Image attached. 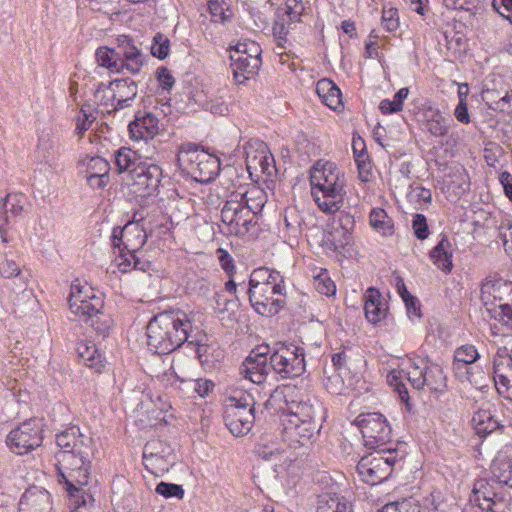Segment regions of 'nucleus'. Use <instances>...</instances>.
<instances>
[{
    "label": "nucleus",
    "instance_id": "nucleus-1",
    "mask_svg": "<svg viewBox=\"0 0 512 512\" xmlns=\"http://www.w3.org/2000/svg\"><path fill=\"white\" fill-rule=\"evenodd\" d=\"M56 444L59 447L55 453L58 482L71 497H79L90 476L93 439L79 426L72 425L56 434Z\"/></svg>",
    "mask_w": 512,
    "mask_h": 512
},
{
    "label": "nucleus",
    "instance_id": "nucleus-2",
    "mask_svg": "<svg viewBox=\"0 0 512 512\" xmlns=\"http://www.w3.org/2000/svg\"><path fill=\"white\" fill-rule=\"evenodd\" d=\"M280 393L285 403L282 418L284 437L304 446L320 431L323 406L315 397L295 386H286Z\"/></svg>",
    "mask_w": 512,
    "mask_h": 512
},
{
    "label": "nucleus",
    "instance_id": "nucleus-3",
    "mask_svg": "<svg viewBox=\"0 0 512 512\" xmlns=\"http://www.w3.org/2000/svg\"><path fill=\"white\" fill-rule=\"evenodd\" d=\"M246 293L252 308L262 316H274L286 304L284 277L267 267H258L251 272Z\"/></svg>",
    "mask_w": 512,
    "mask_h": 512
},
{
    "label": "nucleus",
    "instance_id": "nucleus-4",
    "mask_svg": "<svg viewBox=\"0 0 512 512\" xmlns=\"http://www.w3.org/2000/svg\"><path fill=\"white\" fill-rule=\"evenodd\" d=\"M192 323L180 311H163L156 314L147 325V345L155 354H169L189 342Z\"/></svg>",
    "mask_w": 512,
    "mask_h": 512
},
{
    "label": "nucleus",
    "instance_id": "nucleus-5",
    "mask_svg": "<svg viewBox=\"0 0 512 512\" xmlns=\"http://www.w3.org/2000/svg\"><path fill=\"white\" fill-rule=\"evenodd\" d=\"M312 195L319 209L333 214L342 207L345 179L333 162H318L310 172Z\"/></svg>",
    "mask_w": 512,
    "mask_h": 512
},
{
    "label": "nucleus",
    "instance_id": "nucleus-6",
    "mask_svg": "<svg viewBox=\"0 0 512 512\" xmlns=\"http://www.w3.org/2000/svg\"><path fill=\"white\" fill-rule=\"evenodd\" d=\"M177 165L183 173L201 184L212 182L220 172V159L191 142L179 147Z\"/></svg>",
    "mask_w": 512,
    "mask_h": 512
},
{
    "label": "nucleus",
    "instance_id": "nucleus-7",
    "mask_svg": "<svg viewBox=\"0 0 512 512\" xmlns=\"http://www.w3.org/2000/svg\"><path fill=\"white\" fill-rule=\"evenodd\" d=\"M223 420L228 430L242 437L252 429L256 421V399L250 391L234 390L226 399Z\"/></svg>",
    "mask_w": 512,
    "mask_h": 512
},
{
    "label": "nucleus",
    "instance_id": "nucleus-8",
    "mask_svg": "<svg viewBox=\"0 0 512 512\" xmlns=\"http://www.w3.org/2000/svg\"><path fill=\"white\" fill-rule=\"evenodd\" d=\"M402 459L403 454L397 449H379L362 457L356 468L365 483L377 485L388 479L394 465Z\"/></svg>",
    "mask_w": 512,
    "mask_h": 512
},
{
    "label": "nucleus",
    "instance_id": "nucleus-9",
    "mask_svg": "<svg viewBox=\"0 0 512 512\" xmlns=\"http://www.w3.org/2000/svg\"><path fill=\"white\" fill-rule=\"evenodd\" d=\"M269 361L271 370L281 379L299 377L305 371L304 350L293 343H275Z\"/></svg>",
    "mask_w": 512,
    "mask_h": 512
},
{
    "label": "nucleus",
    "instance_id": "nucleus-10",
    "mask_svg": "<svg viewBox=\"0 0 512 512\" xmlns=\"http://www.w3.org/2000/svg\"><path fill=\"white\" fill-rule=\"evenodd\" d=\"M482 300L491 318L512 329V298L505 300L503 295H512V283L488 282L482 286Z\"/></svg>",
    "mask_w": 512,
    "mask_h": 512
},
{
    "label": "nucleus",
    "instance_id": "nucleus-11",
    "mask_svg": "<svg viewBox=\"0 0 512 512\" xmlns=\"http://www.w3.org/2000/svg\"><path fill=\"white\" fill-rule=\"evenodd\" d=\"M231 70L237 84L257 73L261 66V49L255 42H240L230 52Z\"/></svg>",
    "mask_w": 512,
    "mask_h": 512
},
{
    "label": "nucleus",
    "instance_id": "nucleus-12",
    "mask_svg": "<svg viewBox=\"0 0 512 512\" xmlns=\"http://www.w3.org/2000/svg\"><path fill=\"white\" fill-rule=\"evenodd\" d=\"M408 381L417 390L426 386L430 391L442 392L446 387V377L442 367L424 359L413 361L408 370Z\"/></svg>",
    "mask_w": 512,
    "mask_h": 512
},
{
    "label": "nucleus",
    "instance_id": "nucleus-13",
    "mask_svg": "<svg viewBox=\"0 0 512 512\" xmlns=\"http://www.w3.org/2000/svg\"><path fill=\"white\" fill-rule=\"evenodd\" d=\"M43 442L42 425L38 419H29L10 431L6 438L9 449L24 455L41 446Z\"/></svg>",
    "mask_w": 512,
    "mask_h": 512
},
{
    "label": "nucleus",
    "instance_id": "nucleus-14",
    "mask_svg": "<svg viewBox=\"0 0 512 512\" xmlns=\"http://www.w3.org/2000/svg\"><path fill=\"white\" fill-rule=\"evenodd\" d=\"M221 220L227 225L231 234L244 236L254 231L257 217L237 200V195H230L221 210Z\"/></svg>",
    "mask_w": 512,
    "mask_h": 512
},
{
    "label": "nucleus",
    "instance_id": "nucleus-15",
    "mask_svg": "<svg viewBox=\"0 0 512 512\" xmlns=\"http://www.w3.org/2000/svg\"><path fill=\"white\" fill-rule=\"evenodd\" d=\"M365 446L369 449H387L384 447L391 440V427L380 413L361 414L358 418Z\"/></svg>",
    "mask_w": 512,
    "mask_h": 512
},
{
    "label": "nucleus",
    "instance_id": "nucleus-16",
    "mask_svg": "<svg viewBox=\"0 0 512 512\" xmlns=\"http://www.w3.org/2000/svg\"><path fill=\"white\" fill-rule=\"evenodd\" d=\"M503 487L490 483L485 479H479L474 483L469 501L485 512H505L508 501L505 498Z\"/></svg>",
    "mask_w": 512,
    "mask_h": 512
},
{
    "label": "nucleus",
    "instance_id": "nucleus-17",
    "mask_svg": "<svg viewBox=\"0 0 512 512\" xmlns=\"http://www.w3.org/2000/svg\"><path fill=\"white\" fill-rule=\"evenodd\" d=\"M31 204L23 193H9L0 202V235L7 242V233L29 213Z\"/></svg>",
    "mask_w": 512,
    "mask_h": 512
},
{
    "label": "nucleus",
    "instance_id": "nucleus-18",
    "mask_svg": "<svg viewBox=\"0 0 512 512\" xmlns=\"http://www.w3.org/2000/svg\"><path fill=\"white\" fill-rule=\"evenodd\" d=\"M143 463L151 473L164 474L176 463L174 449L165 441L152 439L144 446Z\"/></svg>",
    "mask_w": 512,
    "mask_h": 512
},
{
    "label": "nucleus",
    "instance_id": "nucleus-19",
    "mask_svg": "<svg viewBox=\"0 0 512 512\" xmlns=\"http://www.w3.org/2000/svg\"><path fill=\"white\" fill-rule=\"evenodd\" d=\"M131 180L136 192L142 196L152 195L159 187L162 179V169L155 163L139 161L131 171Z\"/></svg>",
    "mask_w": 512,
    "mask_h": 512
},
{
    "label": "nucleus",
    "instance_id": "nucleus-20",
    "mask_svg": "<svg viewBox=\"0 0 512 512\" xmlns=\"http://www.w3.org/2000/svg\"><path fill=\"white\" fill-rule=\"evenodd\" d=\"M118 54L120 73L126 70L131 74H138L148 59L128 36L118 38Z\"/></svg>",
    "mask_w": 512,
    "mask_h": 512
},
{
    "label": "nucleus",
    "instance_id": "nucleus-21",
    "mask_svg": "<svg viewBox=\"0 0 512 512\" xmlns=\"http://www.w3.org/2000/svg\"><path fill=\"white\" fill-rule=\"evenodd\" d=\"M146 241L147 234L137 220L127 223L122 229H113L112 243L114 247L120 248L123 245L128 252H136L146 244Z\"/></svg>",
    "mask_w": 512,
    "mask_h": 512
},
{
    "label": "nucleus",
    "instance_id": "nucleus-22",
    "mask_svg": "<svg viewBox=\"0 0 512 512\" xmlns=\"http://www.w3.org/2000/svg\"><path fill=\"white\" fill-rule=\"evenodd\" d=\"M131 138L134 140L153 139L159 132V120L150 112L139 111L128 125Z\"/></svg>",
    "mask_w": 512,
    "mask_h": 512
},
{
    "label": "nucleus",
    "instance_id": "nucleus-23",
    "mask_svg": "<svg viewBox=\"0 0 512 512\" xmlns=\"http://www.w3.org/2000/svg\"><path fill=\"white\" fill-rule=\"evenodd\" d=\"M52 499L50 493L38 487L27 489L19 502V512H51Z\"/></svg>",
    "mask_w": 512,
    "mask_h": 512
},
{
    "label": "nucleus",
    "instance_id": "nucleus-24",
    "mask_svg": "<svg viewBox=\"0 0 512 512\" xmlns=\"http://www.w3.org/2000/svg\"><path fill=\"white\" fill-rule=\"evenodd\" d=\"M108 91L112 92V98H116L115 111L130 107L138 94L135 81L129 79H116L108 84Z\"/></svg>",
    "mask_w": 512,
    "mask_h": 512
},
{
    "label": "nucleus",
    "instance_id": "nucleus-25",
    "mask_svg": "<svg viewBox=\"0 0 512 512\" xmlns=\"http://www.w3.org/2000/svg\"><path fill=\"white\" fill-rule=\"evenodd\" d=\"M387 303L378 289L370 287L364 294V312L368 322L378 324L386 318Z\"/></svg>",
    "mask_w": 512,
    "mask_h": 512
},
{
    "label": "nucleus",
    "instance_id": "nucleus-26",
    "mask_svg": "<svg viewBox=\"0 0 512 512\" xmlns=\"http://www.w3.org/2000/svg\"><path fill=\"white\" fill-rule=\"evenodd\" d=\"M472 425L480 437L499 431L502 432L505 428L502 420L490 408H480L472 417Z\"/></svg>",
    "mask_w": 512,
    "mask_h": 512
},
{
    "label": "nucleus",
    "instance_id": "nucleus-27",
    "mask_svg": "<svg viewBox=\"0 0 512 512\" xmlns=\"http://www.w3.org/2000/svg\"><path fill=\"white\" fill-rule=\"evenodd\" d=\"M269 358L246 357L239 368L240 375L253 384H261L266 380L270 368Z\"/></svg>",
    "mask_w": 512,
    "mask_h": 512
},
{
    "label": "nucleus",
    "instance_id": "nucleus-28",
    "mask_svg": "<svg viewBox=\"0 0 512 512\" xmlns=\"http://www.w3.org/2000/svg\"><path fill=\"white\" fill-rule=\"evenodd\" d=\"M68 298L69 309L85 323L92 317H98L103 308V300L100 297H90L88 300H80L79 295Z\"/></svg>",
    "mask_w": 512,
    "mask_h": 512
},
{
    "label": "nucleus",
    "instance_id": "nucleus-29",
    "mask_svg": "<svg viewBox=\"0 0 512 512\" xmlns=\"http://www.w3.org/2000/svg\"><path fill=\"white\" fill-rule=\"evenodd\" d=\"M230 195H237V200L256 217L262 212L267 201L265 191L257 186H251L246 190H237Z\"/></svg>",
    "mask_w": 512,
    "mask_h": 512
},
{
    "label": "nucleus",
    "instance_id": "nucleus-30",
    "mask_svg": "<svg viewBox=\"0 0 512 512\" xmlns=\"http://www.w3.org/2000/svg\"><path fill=\"white\" fill-rule=\"evenodd\" d=\"M316 512H353V505L346 497L327 492L319 495Z\"/></svg>",
    "mask_w": 512,
    "mask_h": 512
},
{
    "label": "nucleus",
    "instance_id": "nucleus-31",
    "mask_svg": "<svg viewBox=\"0 0 512 512\" xmlns=\"http://www.w3.org/2000/svg\"><path fill=\"white\" fill-rule=\"evenodd\" d=\"M75 350L79 360L87 367L94 369L96 372H101L102 368H104L103 357L94 343L83 340L79 341L76 344Z\"/></svg>",
    "mask_w": 512,
    "mask_h": 512
},
{
    "label": "nucleus",
    "instance_id": "nucleus-32",
    "mask_svg": "<svg viewBox=\"0 0 512 512\" xmlns=\"http://www.w3.org/2000/svg\"><path fill=\"white\" fill-rule=\"evenodd\" d=\"M316 92L322 102L332 110H337L342 106L341 91L330 79L319 80L316 85Z\"/></svg>",
    "mask_w": 512,
    "mask_h": 512
},
{
    "label": "nucleus",
    "instance_id": "nucleus-33",
    "mask_svg": "<svg viewBox=\"0 0 512 512\" xmlns=\"http://www.w3.org/2000/svg\"><path fill=\"white\" fill-rule=\"evenodd\" d=\"M452 256V246L446 237H443L430 252L432 262L444 273L452 270Z\"/></svg>",
    "mask_w": 512,
    "mask_h": 512
},
{
    "label": "nucleus",
    "instance_id": "nucleus-34",
    "mask_svg": "<svg viewBox=\"0 0 512 512\" xmlns=\"http://www.w3.org/2000/svg\"><path fill=\"white\" fill-rule=\"evenodd\" d=\"M352 148L358 168L359 178L361 181L367 182L371 175V163L369 155L365 150L364 141L360 136L358 138H353Z\"/></svg>",
    "mask_w": 512,
    "mask_h": 512
},
{
    "label": "nucleus",
    "instance_id": "nucleus-35",
    "mask_svg": "<svg viewBox=\"0 0 512 512\" xmlns=\"http://www.w3.org/2000/svg\"><path fill=\"white\" fill-rule=\"evenodd\" d=\"M483 100L488 108L498 112L510 114L512 112V90L506 91L505 95L498 98L495 90H486L483 92Z\"/></svg>",
    "mask_w": 512,
    "mask_h": 512
},
{
    "label": "nucleus",
    "instance_id": "nucleus-36",
    "mask_svg": "<svg viewBox=\"0 0 512 512\" xmlns=\"http://www.w3.org/2000/svg\"><path fill=\"white\" fill-rule=\"evenodd\" d=\"M118 47L115 49L107 46L97 48L95 59L100 67L106 68L111 73H120Z\"/></svg>",
    "mask_w": 512,
    "mask_h": 512
},
{
    "label": "nucleus",
    "instance_id": "nucleus-37",
    "mask_svg": "<svg viewBox=\"0 0 512 512\" xmlns=\"http://www.w3.org/2000/svg\"><path fill=\"white\" fill-rule=\"evenodd\" d=\"M207 5L213 22L225 24L233 18L230 0H208Z\"/></svg>",
    "mask_w": 512,
    "mask_h": 512
},
{
    "label": "nucleus",
    "instance_id": "nucleus-38",
    "mask_svg": "<svg viewBox=\"0 0 512 512\" xmlns=\"http://www.w3.org/2000/svg\"><path fill=\"white\" fill-rule=\"evenodd\" d=\"M139 161H143L141 156L130 148L122 147L115 153V164L119 173L128 172L130 177Z\"/></svg>",
    "mask_w": 512,
    "mask_h": 512
},
{
    "label": "nucleus",
    "instance_id": "nucleus-39",
    "mask_svg": "<svg viewBox=\"0 0 512 512\" xmlns=\"http://www.w3.org/2000/svg\"><path fill=\"white\" fill-rule=\"evenodd\" d=\"M109 170V163L100 156L86 158L80 163V173L83 176L109 175Z\"/></svg>",
    "mask_w": 512,
    "mask_h": 512
},
{
    "label": "nucleus",
    "instance_id": "nucleus-40",
    "mask_svg": "<svg viewBox=\"0 0 512 512\" xmlns=\"http://www.w3.org/2000/svg\"><path fill=\"white\" fill-rule=\"evenodd\" d=\"M406 379L408 380V371L405 372L404 370H392L387 375L389 385L394 388L401 401L404 402L407 409L410 410L411 405L409 403V394L406 384L404 383V380Z\"/></svg>",
    "mask_w": 512,
    "mask_h": 512
},
{
    "label": "nucleus",
    "instance_id": "nucleus-41",
    "mask_svg": "<svg viewBox=\"0 0 512 512\" xmlns=\"http://www.w3.org/2000/svg\"><path fill=\"white\" fill-rule=\"evenodd\" d=\"M370 225L382 235L393 234L392 219L387 215L386 211L381 208H373L369 215Z\"/></svg>",
    "mask_w": 512,
    "mask_h": 512
},
{
    "label": "nucleus",
    "instance_id": "nucleus-42",
    "mask_svg": "<svg viewBox=\"0 0 512 512\" xmlns=\"http://www.w3.org/2000/svg\"><path fill=\"white\" fill-rule=\"evenodd\" d=\"M267 150V146L260 140H251L245 147L246 166L248 171L258 170L260 159Z\"/></svg>",
    "mask_w": 512,
    "mask_h": 512
},
{
    "label": "nucleus",
    "instance_id": "nucleus-43",
    "mask_svg": "<svg viewBox=\"0 0 512 512\" xmlns=\"http://www.w3.org/2000/svg\"><path fill=\"white\" fill-rule=\"evenodd\" d=\"M409 95V89L407 87H403L398 90L393 99H384L379 104V110L385 114H393L402 111L403 103L407 99Z\"/></svg>",
    "mask_w": 512,
    "mask_h": 512
},
{
    "label": "nucleus",
    "instance_id": "nucleus-44",
    "mask_svg": "<svg viewBox=\"0 0 512 512\" xmlns=\"http://www.w3.org/2000/svg\"><path fill=\"white\" fill-rule=\"evenodd\" d=\"M95 120L96 116L90 109V106L83 105L75 119V133L82 136L87 130H89Z\"/></svg>",
    "mask_w": 512,
    "mask_h": 512
},
{
    "label": "nucleus",
    "instance_id": "nucleus-45",
    "mask_svg": "<svg viewBox=\"0 0 512 512\" xmlns=\"http://www.w3.org/2000/svg\"><path fill=\"white\" fill-rule=\"evenodd\" d=\"M426 128L433 136H445L449 130L448 120L439 112H436L427 120Z\"/></svg>",
    "mask_w": 512,
    "mask_h": 512
},
{
    "label": "nucleus",
    "instance_id": "nucleus-46",
    "mask_svg": "<svg viewBox=\"0 0 512 512\" xmlns=\"http://www.w3.org/2000/svg\"><path fill=\"white\" fill-rule=\"evenodd\" d=\"M479 358V352L470 344L462 345L454 352V361L457 363L472 364Z\"/></svg>",
    "mask_w": 512,
    "mask_h": 512
},
{
    "label": "nucleus",
    "instance_id": "nucleus-47",
    "mask_svg": "<svg viewBox=\"0 0 512 512\" xmlns=\"http://www.w3.org/2000/svg\"><path fill=\"white\" fill-rule=\"evenodd\" d=\"M151 54L158 59H165L169 54L170 41L162 33H157L152 40Z\"/></svg>",
    "mask_w": 512,
    "mask_h": 512
},
{
    "label": "nucleus",
    "instance_id": "nucleus-48",
    "mask_svg": "<svg viewBox=\"0 0 512 512\" xmlns=\"http://www.w3.org/2000/svg\"><path fill=\"white\" fill-rule=\"evenodd\" d=\"M492 343L497 346L494 356L504 360L508 358L512 364V334H504L499 339L492 340Z\"/></svg>",
    "mask_w": 512,
    "mask_h": 512
},
{
    "label": "nucleus",
    "instance_id": "nucleus-49",
    "mask_svg": "<svg viewBox=\"0 0 512 512\" xmlns=\"http://www.w3.org/2000/svg\"><path fill=\"white\" fill-rule=\"evenodd\" d=\"M95 99L100 106L104 107H111V110H108V112H116L114 110V106L116 105V98H112V92L108 91V85H105L104 83H100L97 86V89L94 93Z\"/></svg>",
    "mask_w": 512,
    "mask_h": 512
},
{
    "label": "nucleus",
    "instance_id": "nucleus-50",
    "mask_svg": "<svg viewBox=\"0 0 512 512\" xmlns=\"http://www.w3.org/2000/svg\"><path fill=\"white\" fill-rule=\"evenodd\" d=\"M189 389H193L200 397L207 396L214 388V383L208 379H190L182 381Z\"/></svg>",
    "mask_w": 512,
    "mask_h": 512
},
{
    "label": "nucleus",
    "instance_id": "nucleus-51",
    "mask_svg": "<svg viewBox=\"0 0 512 512\" xmlns=\"http://www.w3.org/2000/svg\"><path fill=\"white\" fill-rule=\"evenodd\" d=\"M155 491L165 498L176 497L178 499H182L184 497V489L182 485L174 483L160 482L157 484Z\"/></svg>",
    "mask_w": 512,
    "mask_h": 512
},
{
    "label": "nucleus",
    "instance_id": "nucleus-52",
    "mask_svg": "<svg viewBox=\"0 0 512 512\" xmlns=\"http://www.w3.org/2000/svg\"><path fill=\"white\" fill-rule=\"evenodd\" d=\"M216 254L221 268L229 278H232L236 273V266L233 257L223 248H218L216 250Z\"/></svg>",
    "mask_w": 512,
    "mask_h": 512
},
{
    "label": "nucleus",
    "instance_id": "nucleus-53",
    "mask_svg": "<svg viewBox=\"0 0 512 512\" xmlns=\"http://www.w3.org/2000/svg\"><path fill=\"white\" fill-rule=\"evenodd\" d=\"M314 285L316 290L326 296L334 295L336 286L334 282L327 276L326 273H320L314 278Z\"/></svg>",
    "mask_w": 512,
    "mask_h": 512
},
{
    "label": "nucleus",
    "instance_id": "nucleus-54",
    "mask_svg": "<svg viewBox=\"0 0 512 512\" xmlns=\"http://www.w3.org/2000/svg\"><path fill=\"white\" fill-rule=\"evenodd\" d=\"M380 512H420V506L412 501L388 503L382 507Z\"/></svg>",
    "mask_w": 512,
    "mask_h": 512
},
{
    "label": "nucleus",
    "instance_id": "nucleus-55",
    "mask_svg": "<svg viewBox=\"0 0 512 512\" xmlns=\"http://www.w3.org/2000/svg\"><path fill=\"white\" fill-rule=\"evenodd\" d=\"M414 234L419 240H424L429 235L427 219L423 214H415L412 220Z\"/></svg>",
    "mask_w": 512,
    "mask_h": 512
},
{
    "label": "nucleus",
    "instance_id": "nucleus-56",
    "mask_svg": "<svg viewBox=\"0 0 512 512\" xmlns=\"http://www.w3.org/2000/svg\"><path fill=\"white\" fill-rule=\"evenodd\" d=\"M284 11L291 22L298 21L304 11L302 0H285Z\"/></svg>",
    "mask_w": 512,
    "mask_h": 512
},
{
    "label": "nucleus",
    "instance_id": "nucleus-57",
    "mask_svg": "<svg viewBox=\"0 0 512 512\" xmlns=\"http://www.w3.org/2000/svg\"><path fill=\"white\" fill-rule=\"evenodd\" d=\"M397 9L390 8L384 9L382 13V26L388 32H394L399 27V21L397 17Z\"/></svg>",
    "mask_w": 512,
    "mask_h": 512
},
{
    "label": "nucleus",
    "instance_id": "nucleus-58",
    "mask_svg": "<svg viewBox=\"0 0 512 512\" xmlns=\"http://www.w3.org/2000/svg\"><path fill=\"white\" fill-rule=\"evenodd\" d=\"M156 78L159 86L164 91H170L174 86L175 80L171 72L165 67H159L156 70Z\"/></svg>",
    "mask_w": 512,
    "mask_h": 512
},
{
    "label": "nucleus",
    "instance_id": "nucleus-59",
    "mask_svg": "<svg viewBox=\"0 0 512 512\" xmlns=\"http://www.w3.org/2000/svg\"><path fill=\"white\" fill-rule=\"evenodd\" d=\"M492 7L495 12L512 24V0H492Z\"/></svg>",
    "mask_w": 512,
    "mask_h": 512
},
{
    "label": "nucleus",
    "instance_id": "nucleus-60",
    "mask_svg": "<svg viewBox=\"0 0 512 512\" xmlns=\"http://www.w3.org/2000/svg\"><path fill=\"white\" fill-rule=\"evenodd\" d=\"M323 385L330 394H341L343 388V380L340 373H337L332 376H327L323 381Z\"/></svg>",
    "mask_w": 512,
    "mask_h": 512
},
{
    "label": "nucleus",
    "instance_id": "nucleus-61",
    "mask_svg": "<svg viewBox=\"0 0 512 512\" xmlns=\"http://www.w3.org/2000/svg\"><path fill=\"white\" fill-rule=\"evenodd\" d=\"M499 237L502 241V244L505 248V250L508 252L509 250L512 251V224L506 223L501 224L499 227Z\"/></svg>",
    "mask_w": 512,
    "mask_h": 512
},
{
    "label": "nucleus",
    "instance_id": "nucleus-62",
    "mask_svg": "<svg viewBox=\"0 0 512 512\" xmlns=\"http://www.w3.org/2000/svg\"><path fill=\"white\" fill-rule=\"evenodd\" d=\"M103 313L98 314V317H92L88 320V323L98 334L105 335L110 329V323L106 319H101Z\"/></svg>",
    "mask_w": 512,
    "mask_h": 512
},
{
    "label": "nucleus",
    "instance_id": "nucleus-63",
    "mask_svg": "<svg viewBox=\"0 0 512 512\" xmlns=\"http://www.w3.org/2000/svg\"><path fill=\"white\" fill-rule=\"evenodd\" d=\"M75 294L80 296V300H88L90 297H97L91 288L81 286L79 283L71 284V290L68 298H73V296H76Z\"/></svg>",
    "mask_w": 512,
    "mask_h": 512
},
{
    "label": "nucleus",
    "instance_id": "nucleus-64",
    "mask_svg": "<svg viewBox=\"0 0 512 512\" xmlns=\"http://www.w3.org/2000/svg\"><path fill=\"white\" fill-rule=\"evenodd\" d=\"M499 182L504 189L505 195L512 201V175L507 171L500 173Z\"/></svg>",
    "mask_w": 512,
    "mask_h": 512
}]
</instances>
